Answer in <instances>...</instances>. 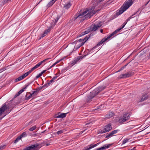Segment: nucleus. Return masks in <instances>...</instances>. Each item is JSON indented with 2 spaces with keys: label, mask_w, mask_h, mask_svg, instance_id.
I'll list each match as a JSON object with an SVG mask.
<instances>
[{
  "label": "nucleus",
  "mask_w": 150,
  "mask_h": 150,
  "mask_svg": "<svg viewBox=\"0 0 150 150\" xmlns=\"http://www.w3.org/2000/svg\"><path fill=\"white\" fill-rule=\"evenodd\" d=\"M93 8L91 9H86L82 13H79L75 15L72 19L73 21L76 19L81 21L86 19L90 18L91 16H93L95 13L93 12Z\"/></svg>",
  "instance_id": "nucleus-1"
},
{
  "label": "nucleus",
  "mask_w": 150,
  "mask_h": 150,
  "mask_svg": "<svg viewBox=\"0 0 150 150\" xmlns=\"http://www.w3.org/2000/svg\"><path fill=\"white\" fill-rule=\"evenodd\" d=\"M127 23V21L126 22H125L122 25V27L120 28H118L115 31L113 32L110 35L108 36L107 38H104L102 39L101 41L98 43L97 45L95 47H94L90 51V52H92V51L93 50L95 49L96 48H97L98 46H99L100 45H101L104 42L106 41V40H108V39H110L111 37L114 35L115 34L117 33L118 32H119L120 30H121L122 29L124 28L125 27V25Z\"/></svg>",
  "instance_id": "nucleus-2"
},
{
  "label": "nucleus",
  "mask_w": 150,
  "mask_h": 150,
  "mask_svg": "<svg viewBox=\"0 0 150 150\" xmlns=\"http://www.w3.org/2000/svg\"><path fill=\"white\" fill-rule=\"evenodd\" d=\"M105 88V86H101L95 89L90 93L89 96L87 98L86 103H88L89 101L97 95L99 92L102 90L104 89Z\"/></svg>",
  "instance_id": "nucleus-3"
},
{
  "label": "nucleus",
  "mask_w": 150,
  "mask_h": 150,
  "mask_svg": "<svg viewBox=\"0 0 150 150\" xmlns=\"http://www.w3.org/2000/svg\"><path fill=\"white\" fill-rule=\"evenodd\" d=\"M132 4V0H127L126 1L119 9V11L116 13L117 15H119L128 9Z\"/></svg>",
  "instance_id": "nucleus-4"
},
{
  "label": "nucleus",
  "mask_w": 150,
  "mask_h": 150,
  "mask_svg": "<svg viewBox=\"0 0 150 150\" xmlns=\"http://www.w3.org/2000/svg\"><path fill=\"white\" fill-rule=\"evenodd\" d=\"M131 116V114L129 112H126L124 113L123 115L120 117L119 119V122L121 124L124 123L128 120L129 118Z\"/></svg>",
  "instance_id": "nucleus-5"
},
{
  "label": "nucleus",
  "mask_w": 150,
  "mask_h": 150,
  "mask_svg": "<svg viewBox=\"0 0 150 150\" xmlns=\"http://www.w3.org/2000/svg\"><path fill=\"white\" fill-rule=\"evenodd\" d=\"M112 129L111 125L109 124L105 125L103 129L100 131L101 133H103L110 131Z\"/></svg>",
  "instance_id": "nucleus-6"
},
{
  "label": "nucleus",
  "mask_w": 150,
  "mask_h": 150,
  "mask_svg": "<svg viewBox=\"0 0 150 150\" xmlns=\"http://www.w3.org/2000/svg\"><path fill=\"white\" fill-rule=\"evenodd\" d=\"M101 25V23H99L96 24H93L90 27V30L91 31H95L98 28H100Z\"/></svg>",
  "instance_id": "nucleus-7"
},
{
  "label": "nucleus",
  "mask_w": 150,
  "mask_h": 150,
  "mask_svg": "<svg viewBox=\"0 0 150 150\" xmlns=\"http://www.w3.org/2000/svg\"><path fill=\"white\" fill-rule=\"evenodd\" d=\"M38 144L32 145L31 146H26L24 148V150H38Z\"/></svg>",
  "instance_id": "nucleus-8"
},
{
  "label": "nucleus",
  "mask_w": 150,
  "mask_h": 150,
  "mask_svg": "<svg viewBox=\"0 0 150 150\" xmlns=\"http://www.w3.org/2000/svg\"><path fill=\"white\" fill-rule=\"evenodd\" d=\"M133 74V73L132 72H128L127 73L122 74L119 76V78L121 79L125 78L130 77Z\"/></svg>",
  "instance_id": "nucleus-9"
},
{
  "label": "nucleus",
  "mask_w": 150,
  "mask_h": 150,
  "mask_svg": "<svg viewBox=\"0 0 150 150\" xmlns=\"http://www.w3.org/2000/svg\"><path fill=\"white\" fill-rule=\"evenodd\" d=\"M88 39L87 37H86L85 39H79L77 42V43H79V45L76 48L77 49H78L81 46H82L85 43L86 40Z\"/></svg>",
  "instance_id": "nucleus-10"
},
{
  "label": "nucleus",
  "mask_w": 150,
  "mask_h": 150,
  "mask_svg": "<svg viewBox=\"0 0 150 150\" xmlns=\"http://www.w3.org/2000/svg\"><path fill=\"white\" fill-rule=\"evenodd\" d=\"M100 144V143L99 142L96 144H91L90 145H88L86 147H85L84 149L82 150H89L91 149L96 146Z\"/></svg>",
  "instance_id": "nucleus-11"
},
{
  "label": "nucleus",
  "mask_w": 150,
  "mask_h": 150,
  "mask_svg": "<svg viewBox=\"0 0 150 150\" xmlns=\"http://www.w3.org/2000/svg\"><path fill=\"white\" fill-rule=\"evenodd\" d=\"M9 109L8 106L5 104L3 105L2 107L0 108V116L7 109Z\"/></svg>",
  "instance_id": "nucleus-12"
},
{
  "label": "nucleus",
  "mask_w": 150,
  "mask_h": 150,
  "mask_svg": "<svg viewBox=\"0 0 150 150\" xmlns=\"http://www.w3.org/2000/svg\"><path fill=\"white\" fill-rule=\"evenodd\" d=\"M67 113H62L59 112L57 115H56L55 117L56 118H63L66 117Z\"/></svg>",
  "instance_id": "nucleus-13"
},
{
  "label": "nucleus",
  "mask_w": 150,
  "mask_h": 150,
  "mask_svg": "<svg viewBox=\"0 0 150 150\" xmlns=\"http://www.w3.org/2000/svg\"><path fill=\"white\" fill-rule=\"evenodd\" d=\"M111 145L110 144H106L103 146L97 149L96 150H103L104 149L109 148Z\"/></svg>",
  "instance_id": "nucleus-14"
},
{
  "label": "nucleus",
  "mask_w": 150,
  "mask_h": 150,
  "mask_svg": "<svg viewBox=\"0 0 150 150\" xmlns=\"http://www.w3.org/2000/svg\"><path fill=\"white\" fill-rule=\"evenodd\" d=\"M114 115V114L113 112H109L107 114L105 115V117L107 119L110 118Z\"/></svg>",
  "instance_id": "nucleus-15"
},
{
  "label": "nucleus",
  "mask_w": 150,
  "mask_h": 150,
  "mask_svg": "<svg viewBox=\"0 0 150 150\" xmlns=\"http://www.w3.org/2000/svg\"><path fill=\"white\" fill-rule=\"evenodd\" d=\"M64 7L67 9L69 8L71 6V4L70 1H69L68 2L65 3L64 5Z\"/></svg>",
  "instance_id": "nucleus-16"
},
{
  "label": "nucleus",
  "mask_w": 150,
  "mask_h": 150,
  "mask_svg": "<svg viewBox=\"0 0 150 150\" xmlns=\"http://www.w3.org/2000/svg\"><path fill=\"white\" fill-rule=\"evenodd\" d=\"M33 95L32 93H31L30 92L28 93L25 96V99L26 100H28L30 98L33 96Z\"/></svg>",
  "instance_id": "nucleus-17"
},
{
  "label": "nucleus",
  "mask_w": 150,
  "mask_h": 150,
  "mask_svg": "<svg viewBox=\"0 0 150 150\" xmlns=\"http://www.w3.org/2000/svg\"><path fill=\"white\" fill-rule=\"evenodd\" d=\"M57 0H52L49 2L47 5V6L48 7L52 5Z\"/></svg>",
  "instance_id": "nucleus-18"
},
{
  "label": "nucleus",
  "mask_w": 150,
  "mask_h": 150,
  "mask_svg": "<svg viewBox=\"0 0 150 150\" xmlns=\"http://www.w3.org/2000/svg\"><path fill=\"white\" fill-rule=\"evenodd\" d=\"M30 83H28L25 85V87L23 89L21 90L19 92L20 93V94L23 92L25 89L27 88V87L29 86Z\"/></svg>",
  "instance_id": "nucleus-19"
},
{
  "label": "nucleus",
  "mask_w": 150,
  "mask_h": 150,
  "mask_svg": "<svg viewBox=\"0 0 150 150\" xmlns=\"http://www.w3.org/2000/svg\"><path fill=\"white\" fill-rule=\"evenodd\" d=\"M32 72V71L30 70H29L26 73H25L24 74L22 75V76L23 77V78L24 79L25 77L27 76L28 75L30 74V73Z\"/></svg>",
  "instance_id": "nucleus-20"
},
{
  "label": "nucleus",
  "mask_w": 150,
  "mask_h": 150,
  "mask_svg": "<svg viewBox=\"0 0 150 150\" xmlns=\"http://www.w3.org/2000/svg\"><path fill=\"white\" fill-rule=\"evenodd\" d=\"M40 66L39 64L38 63L37 64H36L34 67L32 68H31V69H30V70H31V71H33L35 69L38 68L39 67H40Z\"/></svg>",
  "instance_id": "nucleus-21"
},
{
  "label": "nucleus",
  "mask_w": 150,
  "mask_h": 150,
  "mask_svg": "<svg viewBox=\"0 0 150 150\" xmlns=\"http://www.w3.org/2000/svg\"><path fill=\"white\" fill-rule=\"evenodd\" d=\"M148 97L147 95H145L142 97L140 100V102H142L144 101L145 100H146L147 99Z\"/></svg>",
  "instance_id": "nucleus-22"
},
{
  "label": "nucleus",
  "mask_w": 150,
  "mask_h": 150,
  "mask_svg": "<svg viewBox=\"0 0 150 150\" xmlns=\"http://www.w3.org/2000/svg\"><path fill=\"white\" fill-rule=\"evenodd\" d=\"M27 136V134L26 132H24L21 135H20L19 137H21V138L23 137H25Z\"/></svg>",
  "instance_id": "nucleus-23"
},
{
  "label": "nucleus",
  "mask_w": 150,
  "mask_h": 150,
  "mask_svg": "<svg viewBox=\"0 0 150 150\" xmlns=\"http://www.w3.org/2000/svg\"><path fill=\"white\" fill-rule=\"evenodd\" d=\"M23 79V77L22 76H21L18 77V78H17L15 80L16 82H17V81H20L22 80Z\"/></svg>",
  "instance_id": "nucleus-24"
},
{
  "label": "nucleus",
  "mask_w": 150,
  "mask_h": 150,
  "mask_svg": "<svg viewBox=\"0 0 150 150\" xmlns=\"http://www.w3.org/2000/svg\"><path fill=\"white\" fill-rule=\"evenodd\" d=\"M21 137L19 136L18 137H17L16 140L14 141V143H16L19 140H21Z\"/></svg>",
  "instance_id": "nucleus-25"
},
{
  "label": "nucleus",
  "mask_w": 150,
  "mask_h": 150,
  "mask_svg": "<svg viewBox=\"0 0 150 150\" xmlns=\"http://www.w3.org/2000/svg\"><path fill=\"white\" fill-rule=\"evenodd\" d=\"M113 136L112 135V133L111 132L109 134H108L106 136V138H109Z\"/></svg>",
  "instance_id": "nucleus-26"
},
{
  "label": "nucleus",
  "mask_w": 150,
  "mask_h": 150,
  "mask_svg": "<svg viewBox=\"0 0 150 150\" xmlns=\"http://www.w3.org/2000/svg\"><path fill=\"white\" fill-rule=\"evenodd\" d=\"M35 91H33L32 92V94L33 95H36L39 92L36 90V89H35Z\"/></svg>",
  "instance_id": "nucleus-27"
},
{
  "label": "nucleus",
  "mask_w": 150,
  "mask_h": 150,
  "mask_svg": "<svg viewBox=\"0 0 150 150\" xmlns=\"http://www.w3.org/2000/svg\"><path fill=\"white\" fill-rule=\"evenodd\" d=\"M43 88V86H40L39 87H38L37 88H36L35 89L38 92L40 91Z\"/></svg>",
  "instance_id": "nucleus-28"
},
{
  "label": "nucleus",
  "mask_w": 150,
  "mask_h": 150,
  "mask_svg": "<svg viewBox=\"0 0 150 150\" xmlns=\"http://www.w3.org/2000/svg\"><path fill=\"white\" fill-rule=\"evenodd\" d=\"M118 131H119V130H115L112 131L111 133H112V135H113L117 133Z\"/></svg>",
  "instance_id": "nucleus-29"
},
{
  "label": "nucleus",
  "mask_w": 150,
  "mask_h": 150,
  "mask_svg": "<svg viewBox=\"0 0 150 150\" xmlns=\"http://www.w3.org/2000/svg\"><path fill=\"white\" fill-rule=\"evenodd\" d=\"M64 130H61L56 132V133L58 134H59L63 133L64 132Z\"/></svg>",
  "instance_id": "nucleus-30"
},
{
  "label": "nucleus",
  "mask_w": 150,
  "mask_h": 150,
  "mask_svg": "<svg viewBox=\"0 0 150 150\" xmlns=\"http://www.w3.org/2000/svg\"><path fill=\"white\" fill-rule=\"evenodd\" d=\"M36 128V126H34L31 128H30L29 130L30 131H33Z\"/></svg>",
  "instance_id": "nucleus-31"
},
{
  "label": "nucleus",
  "mask_w": 150,
  "mask_h": 150,
  "mask_svg": "<svg viewBox=\"0 0 150 150\" xmlns=\"http://www.w3.org/2000/svg\"><path fill=\"white\" fill-rule=\"evenodd\" d=\"M46 35V34H45L44 32L41 35L40 37L39 38L38 40H40L41 39V38L45 36Z\"/></svg>",
  "instance_id": "nucleus-32"
},
{
  "label": "nucleus",
  "mask_w": 150,
  "mask_h": 150,
  "mask_svg": "<svg viewBox=\"0 0 150 150\" xmlns=\"http://www.w3.org/2000/svg\"><path fill=\"white\" fill-rule=\"evenodd\" d=\"M129 63H128L127 64L123 66L122 67L121 69H120L117 72H119L122 71V70H123L125 67H126L128 65V64Z\"/></svg>",
  "instance_id": "nucleus-33"
},
{
  "label": "nucleus",
  "mask_w": 150,
  "mask_h": 150,
  "mask_svg": "<svg viewBox=\"0 0 150 150\" xmlns=\"http://www.w3.org/2000/svg\"><path fill=\"white\" fill-rule=\"evenodd\" d=\"M129 140V139H125L122 142V144H124L127 143L128 141Z\"/></svg>",
  "instance_id": "nucleus-34"
},
{
  "label": "nucleus",
  "mask_w": 150,
  "mask_h": 150,
  "mask_svg": "<svg viewBox=\"0 0 150 150\" xmlns=\"http://www.w3.org/2000/svg\"><path fill=\"white\" fill-rule=\"evenodd\" d=\"M50 31V29L49 28L47 30H46L44 32V33H45V34H47L48 33H49Z\"/></svg>",
  "instance_id": "nucleus-35"
},
{
  "label": "nucleus",
  "mask_w": 150,
  "mask_h": 150,
  "mask_svg": "<svg viewBox=\"0 0 150 150\" xmlns=\"http://www.w3.org/2000/svg\"><path fill=\"white\" fill-rule=\"evenodd\" d=\"M134 127H135L134 125H131V126H130L128 128H127V130H130V129H132Z\"/></svg>",
  "instance_id": "nucleus-36"
},
{
  "label": "nucleus",
  "mask_w": 150,
  "mask_h": 150,
  "mask_svg": "<svg viewBox=\"0 0 150 150\" xmlns=\"http://www.w3.org/2000/svg\"><path fill=\"white\" fill-rule=\"evenodd\" d=\"M82 58L81 56H78L75 59H76L77 62L80 60L81 59H82Z\"/></svg>",
  "instance_id": "nucleus-37"
},
{
  "label": "nucleus",
  "mask_w": 150,
  "mask_h": 150,
  "mask_svg": "<svg viewBox=\"0 0 150 150\" xmlns=\"http://www.w3.org/2000/svg\"><path fill=\"white\" fill-rule=\"evenodd\" d=\"M50 59V58H47L43 60L42 61L44 63H45V62H47V61H48V60H49Z\"/></svg>",
  "instance_id": "nucleus-38"
},
{
  "label": "nucleus",
  "mask_w": 150,
  "mask_h": 150,
  "mask_svg": "<svg viewBox=\"0 0 150 150\" xmlns=\"http://www.w3.org/2000/svg\"><path fill=\"white\" fill-rule=\"evenodd\" d=\"M77 62L76 61V59H75L73 61H72V65H74Z\"/></svg>",
  "instance_id": "nucleus-39"
},
{
  "label": "nucleus",
  "mask_w": 150,
  "mask_h": 150,
  "mask_svg": "<svg viewBox=\"0 0 150 150\" xmlns=\"http://www.w3.org/2000/svg\"><path fill=\"white\" fill-rule=\"evenodd\" d=\"M134 15H133L132 16L129 17V18H128V19L126 20V21H125V22H126L127 21V22H128V21H129V20L131 19L133 17H132V16H133Z\"/></svg>",
  "instance_id": "nucleus-40"
},
{
  "label": "nucleus",
  "mask_w": 150,
  "mask_h": 150,
  "mask_svg": "<svg viewBox=\"0 0 150 150\" xmlns=\"http://www.w3.org/2000/svg\"><path fill=\"white\" fill-rule=\"evenodd\" d=\"M90 31H91L90 30V29H88L84 31V32L85 33V34H86L88 33Z\"/></svg>",
  "instance_id": "nucleus-41"
},
{
  "label": "nucleus",
  "mask_w": 150,
  "mask_h": 150,
  "mask_svg": "<svg viewBox=\"0 0 150 150\" xmlns=\"http://www.w3.org/2000/svg\"><path fill=\"white\" fill-rule=\"evenodd\" d=\"M49 85V84H48V83L45 84L44 85L42 86H43V88H45V87H46L48 86Z\"/></svg>",
  "instance_id": "nucleus-42"
},
{
  "label": "nucleus",
  "mask_w": 150,
  "mask_h": 150,
  "mask_svg": "<svg viewBox=\"0 0 150 150\" xmlns=\"http://www.w3.org/2000/svg\"><path fill=\"white\" fill-rule=\"evenodd\" d=\"M5 147V145L1 146H0V150H2Z\"/></svg>",
  "instance_id": "nucleus-43"
},
{
  "label": "nucleus",
  "mask_w": 150,
  "mask_h": 150,
  "mask_svg": "<svg viewBox=\"0 0 150 150\" xmlns=\"http://www.w3.org/2000/svg\"><path fill=\"white\" fill-rule=\"evenodd\" d=\"M42 75V74L40 73H39V74H38V75H37L36 76V78H39V77H40V76H41Z\"/></svg>",
  "instance_id": "nucleus-44"
},
{
  "label": "nucleus",
  "mask_w": 150,
  "mask_h": 150,
  "mask_svg": "<svg viewBox=\"0 0 150 150\" xmlns=\"http://www.w3.org/2000/svg\"><path fill=\"white\" fill-rule=\"evenodd\" d=\"M85 33H84V32H82V33L80 34V36H79L81 37V36H83V35H85V34H85Z\"/></svg>",
  "instance_id": "nucleus-45"
},
{
  "label": "nucleus",
  "mask_w": 150,
  "mask_h": 150,
  "mask_svg": "<svg viewBox=\"0 0 150 150\" xmlns=\"http://www.w3.org/2000/svg\"><path fill=\"white\" fill-rule=\"evenodd\" d=\"M20 93L18 91L16 94L15 95V96L16 97L17 96H19L20 94Z\"/></svg>",
  "instance_id": "nucleus-46"
},
{
  "label": "nucleus",
  "mask_w": 150,
  "mask_h": 150,
  "mask_svg": "<svg viewBox=\"0 0 150 150\" xmlns=\"http://www.w3.org/2000/svg\"><path fill=\"white\" fill-rule=\"evenodd\" d=\"M54 81V80L52 79L50 80V81L48 83V84L50 85V83H52Z\"/></svg>",
  "instance_id": "nucleus-47"
},
{
  "label": "nucleus",
  "mask_w": 150,
  "mask_h": 150,
  "mask_svg": "<svg viewBox=\"0 0 150 150\" xmlns=\"http://www.w3.org/2000/svg\"><path fill=\"white\" fill-rule=\"evenodd\" d=\"M40 65V66L41 65H42V64L44 63L42 61L40 62L39 63H38Z\"/></svg>",
  "instance_id": "nucleus-48"
},
{
  "label": "nucleus",
  "mask_w": 150,
  "mask_h": 150,
  "mask_svg": "<svg viewBox=\"0 0 150 150\" xmlns=\"http://www.w3.org/2000/svg\"><path fill=\"white\" fill-rule=\"evenodd\" d=\"M58 76H54V77L52 79L53 80H55L57 78V77Z\"/></svg>",
  "instance_id": "nucleus-49"
},
{
  "label": "nucleus",
  "mask_w": 150,
  "mask_h": 150,
  "mask_svg": "<svg viewBox=\"0 0 150 150\" xmlns=\"http://www.w3.org/2000/svg\"><path fill=\"white\" fill-rule=\"evenodd\" d=\"M46 71V70H44L40 73L42 75Z\"/></svg>",
  "instance_id": "nucleus-50"
},
{
  "label": "nucleus",
  "mask_w": 150,
  "mask_h": 150,
  "mask_svg": "<svg viewBox=\"0 0 150 150\" xmlns=\"http://www.w3.org/2000/svg\"><path fill=\"white\" fill-rule=\"evenodd\" d=\"M57 64V62H55V63H54L51 66V67H54V66L56 64Z\"/></svg>",
  "instance_id": "nucleus-51"
},
{
  "label": "nucleus",
  "mask_w": 150,
  "mask_h": 150,
  "mask_svg": "<svg viewBox=\"0 0 150 150\" xmlns=\"http://www.w3.org/2000/svg\"><path fill=\"white\" fill-rule=\"evenodd\" d=\"M66 70V69H62L61 71V72L62 73H63L64 71Z\"/></svg>",
  "instance_id": "nucleus-52"
},
{
  "label": "nucleus",
  "mask_w": 150,
  "mask_h": 150,
  "mask_svg": "<svg viewBox=\"0 0 150 150\" xmlns=\"http://www.w3.org/2000/svg\"><path fill=\"white\" fill-rule=\"evenodd\" d=\"M129 150H136L135 148V147L133 148L129 149Z\"/></svg>",
  "instance_id": "nucleus-53"
},
{
  "label": "nucleus",
  "mask_w": 150,
  "mask_h": 150,
  "mask_svg": "<svg viewBox=\"0 0 150 150\" xmlns=\"http://www.w3.org/2000/svg\"><path fill=\"white\" fill-rule=\"evenodd\" d=\"M62 60V59H61L60 60L58 61L57 62H57V64L59 62L61 61Z\"/></svg>",
  "instance_id": "nucleus-54"
},
{
  "label": "nucleus",
  "mask_w": 150,
  "mask_h": 150,
  "mask_svg": "<svg viewBox=\"0 0 150 150\" xmlns=\"http://www.w3.org/2000/svg\"><path fill=\"white\" fill-rule=\"evenodd\" d=\"M103 30H102V29H100V32L101 33H103Z\"/></svg>",
  "instance_id": "nucleus-55"
},
{
  "label": "nucleus",
  "mask_w": 150,
  "mask_h": 150,
  "mask_svg": "<svg viewBox=\"0 0 150 150\" xmlns=\"http://www.w3.org/2000/svg\"><path fill=\"white\" fill-rule=\"evenodd\" d=\"M149 1H148L145 4V6H146L148 4V3H149Z\"/></svg>",
  "instance_id": "nucleus-56"
},
{
  "label": "nucleus",
  "mask_w": 150,
  "mask_h": 150,
  "mask_svg": "<svg viewBox=\"0 0 150 150\" xmlns=\"http://www.w3.org/2000/svg\"><path fill=\"white\" fill-rule=\"evenodd\" d=\"M67 0H62V1H67Z\"/></svg>",
  "instance_id": "nucleus-57"
},
{
  "label": "nucleus",
  "mask_w": 150,
  "mask_h": 150,
  "mask_svg": "<svg viewBox=\"0 0 150 150\" xmlns=\"http://www.w3.org/2000/svg\"><path fill=\"white\" fill-rule=\"evenodd\" d=\"M7 1H11V0H6Z\"/></svg>",
  "instance_id": "nucleus-58"
},
{
  "label": "nucleus",
  "mask_w": 150,
  "mask_h": 150,
  "mask_svg": "<svg viewBox=\"0 0 150 150\" xmlns=\"http://www.w3.org/2000/svg\"><path fill=\"white\" fill-rule=\"evenodd\" d=\"M56 75H58V76H59V74H57Z\"/></svg>",
  "instance_id": "nucleus-59"
},
{
  "label": "nucleus",
  "mask_w": 150,
  "mask_h": 150,
  "mask_svg": "<svg viewBox=\"0 0 150 150\" xmlns=\"http://www.w3.org/2000/svg\"><path fill=\"white\" fill-rule=\"evenodd\" d=\"M104 0H101L100 1H103Z\"/></svg>",
  "instance_id": "nucleus-60"
},
{
  "label": "nucleus",
  "mask_w": 150,
  "mask_h": 150,
  "mask_svg": "<svg viewBox=\"0 0 150 150\" xmlns=\"http://www.w3.org/2000/svg\"><path fill=\"white\" fill-rule=\"evenodd\" d=\"M48 145H49V144H47V146H48Z\"/></svg>",
  "instance_id": "nucleus-61"
},
{
  "label": "nucleus",
  "mask_w": 150,
  "mask_h": 150,
  "mask_svg": "<svg viewBox=\"0 0 150 150\" xmlns=\"http://www.w3.org/2000/svg\"><path fill=\"white\" fill-rule=\"evenodd\" d=\"M83 132H82V133H83Z\"/></svg>",
  "instance_id": "nucleus-62"
},
{
  "label": "nucleus",
  "mask_w": 150,
  "mask_h": 150,
  "mask_svg": "<svg viewBox=\"0 0 150 150\" xmlns=\"http://www.w3.org/2000/svg\"><path fill=\"white\" fill-rule=\"evenodd\" d=\"M1 99V98H0V99Z\"/></svg>",
  "instance_id": "nucleus-63"
},
{
  "label": "nucleus",
  "mask_w": 150,
  "mask_h": 150,
  "mask_svg": "<svg viewBox=\"0 0 150 150\" xmlns=\"http://www.w3.org/2000/svg\"><path fill=\"white\" fill-rule=\"evenodd\" d=\"M1 99V98H0V99Z\"/></svg>",
  "instance_id": "nucleus-64"
}]
</instances>
